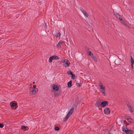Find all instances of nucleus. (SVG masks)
I'll list each match as a JSON object with an SVG mask.
<instances>
[{
	"mask_svg": "<svg viewBox=\"0 0 134 134\" xmlns=\"http://www.w3.org/2000/svg\"><path fill=\"white\" fill-rule=\"evenodd\" d=\"M122 131L126 134H132L133 133L131 130H129L127 127H125L124 126L122 127Z\"/></svg>",
	"mask_w": 134,
	"mask_h": 134,
	"instance_id": "obj_1",
	"label": "nucleus"
},
{
	"mask_svg": "<svg viewBox=\"0 0 134 134\" xmlns=\"http://www.w3.org/2000/svg\"><path fill=\"white\" fill-rule=\"evenodd\" d=\"M109 103L108 101H104L101 102V107H104L107 105Z\"/></svg>",
	"mask_w": 134,
	"mask_h": 134,
	"instance_id": "obj_2",
	"label": "nucleus"
},
{
	"mask_svg": "<svg viewBox=\"0 0 134 134\" xmlns=\"http://www.w3.org/2000/svg\"><path fill=\"white\" fill-rule=\"evenodd\" d=\"M77 107V105L74 104H73V107H72L70 110V111L68 112V114L70 115L74 111V108H76Z\"/></svg>",
	"mask_w": 134,
	"mask_h": 134,
	"instance_id": "obj_3",
	"label": "nucleus"
},
{
	"mask_svg": "<svg viewBox=\"0 0 134 134\" xmlns=\"http://www.w3.org/2000/svg\"><path fill=\"white\" fill-rule=\"evenodd\" d=\"M100 84H101L100 85V89L101 90V91L103 94L105 96V87L103 86L101 83H100Z\"/></svg>",
	"mask_w": 134,
	"mask_h": 134,
	"instance_id": "obj_4",
	"label": "nucleus"
},
{
	"mask_svg": "<svg viewBox=\"0 0 134 134\" xmlns=\"http://www.w3.org/2000/svg\"><path fill=\"white\" fill-rule=\"evenodd\" d=\"M70 64V63L68 60H66V61H65V60H64L63 65H65V67L66 68L68 67Z\"/></svg>",
	"mask_w": 134,
	"mask_h": 134,
	"instance_id": "obj_5",
	"label": "nucleus"
},
{
	"mask_svg": "<svg viewBox=\"0 0 134 134\" xmlns=\"http://www.w3.org/2000/svg\"><path fill=\"white\" fill-rule=\"evenodd\" d=\"M104 112L105 114H108L110 113V111L108 108H106L104 110Z\"/></svg>",
	"mask_w": 134,
	"mask_h": 134,
	"instance_id": "obj_6",
	"label": "nucleus"
},
{
	"mask_svg": "<svg viewBox=\"0 0 134 134\" xmlns=\"http://www.w3.org/2000/svg\"><path fill=\"white\" fill-rule=\"evenodd\" d=\"M52 87L54 90L56 91H57L59 89L58 87L56 85L54 84L52 85Z\"/></svg>",
	"mask_w": 134,
	"mask_h": 134,
	"instance_id": "obj_7",
	"label": "nucleus"
},
{
	"mask_svg": "<svg viewBox=\"0 0 134 134\" xmlns=\"http://www.w3.org/2000/svg\"><path fill=\"white\" fill-rule=\"evenodd\" d=\"M101 102L99 100H97L95 104V105L97 106L99 108L101 106Z\"/></svg>",
	"mask_w": 134,
	"mask_h": 134,
	"instance_id": "obj_8",
	"label": "nucleus"
},
{
	"mask_svg": "<svg viewBox=\"0 0 134 134\" xmlns=\"http://www.w3.org/2000/svg\"><path fill=\"white\" fill-rule=\"evenodd\" d=\"M10 105L12 107H16L17 105V103H14L13 102H11L10 103Z\"/></svg>",
	"mask_w": 134,
	"mask_h": 134,
	"instance_id": "obj_9",
	"label": "nucleus"
},
{
	"mask_svg": "<svg viewBox=\"0 0 134 134\" xmlns=\"http://www.w3.org/2000/svg\"><path fill=\"white\" fill-rule=\"evenodd\" d=\"M115 58L114 57H112L111 59V60H114V61L115 62H116V64L117 65H119V62L118 60H116L115 59Z\"/></svg>",
	"mask_w": 134,
	"mask_h": 134,
	"instance_id": "obj_10",
	"label": "nucleus"
},
{
	"mask_svg": "<svg viewBox=\"0 0 134 134\" xmlns=\"http://www.w3.org/2000/svg\"><path fill=\"white\" fill-rule=\"evenodd\" d=\"M72 81H70L67 83L68 87V88L71 87L72 86Z\"/></svg>",
	"mask_w": 134,
	"mask_h": 134,
	"instance_id": "obj_11",
	"label": "nucleus"
},
{
	"mask_svg": "<svg viewBox=\"0 0 134 134\" xmlns=\"http://www.w3.org/2000/svg\"><path fill=\"white\" fill-rule=\"evenodd\" d=\"M81 11L86 17H88V14L86 11L82 10H81Z\"/></svg>",
	"mask_w": 134,
	"mask_h": 134,
	"instance_id": "obj_12",
	"label": "nucleus"
},
{
	"mask_svg": "<svg viewBox=\"0 0 134 134\" xmlns=\"http://www.w3.org/2000/svg\"><path fill=\"white\" fill-rule=\"evenodd\" d=\"M64 43V41H62L61 40H60L57 46L58 47H60L62 44Z\"/></svg>",
	"mask_w": 134,
	"mask_h": 134,
	"instance_id": "obj_13",
	"label": "nucleus"
},
{
	"mask_svg": "<svg viewBox=\"0 0 134 134\" xmlns=\"http://www.w3.org/2000/svg\"><path fill=\"white\" fill-rule=\"evenodd\" d=\"M70 115L69 114H67V115H66L64 119V122H65L67 121V120H68L69 117L70 116Z\"/></svg>",
	"mask_w": 134,
	"mask_h": 134,
	"instance_id": "obj_14",
	"label": "nucleus"
},
{
	"mask_svg": "<svg viewBox=\"0 0 134 134\" xmlns=\"http://www.w3.org/2000/svg\"><path fill=\"white\" fill-rule=\"evenodd\" d=\"M91 57L96 62H97V58L94 56L93 54H92V55Z\"/></svg>",
	"mask_w": 134,
	"mask_h": 134,
	"instance_id": "obj_15",
	"label": "nucleus"
},
{
	"mask_svg": "<svg viewBox=\"0 0 134 134\" xmlns=\"http://www.w3.org/2000/svg\"><path fill=\"white\" fill-rule=\"evenodd\" d=\"M126 103L127 106L128 107V108H131V104L129 103V102L128 101H126L125 102Z\"/></svg>",
	"mask_w": 134,
	"mask_h": 134,
	"instance_id": "obj_16",
	"label": "nucleus"
},
{
	"mask_svg": "<svg viewBox=\"0 0 134 134\" xmlns=\"http://www.w3.org/2000/svg\"><path fill=\"white\" fill-rule=\"evenodd\" d=\"M61 35L60 33L59 32H57L55 34V36L57 37H60Z\"/></svg>",
	"mask_w": 134,
	"mask_h": 134,
	"instance_id": "obj_17",
	"label": "nucleus"
},
{
	"mask_svg": "<svg viewBox=\"0 0 134 134\" xmlns=\"http://www.w3.org/2000/svg\"><path fill=\"white\" fill-rule=\"evenodd\" d=\"M53 58V60H56L59 59V57L56 55H53L52 56Z\"/></svg>",
	"mask_w": 134,
	"mask_h": 134,
	"instance_id": "obj_18",
	"label": "nucleus"
},
{
	"mask_svg": "<svg viewBox=\"0 0 134 134\" xmlns=\"http://www.w3.org/2000/svg\"><path fill=\"white\" fill-rule=\"evenodd\" d=\"M60 93L59 92H55L54 94L55 97H57L59 96L60 94Z\"/></svg>",
	"mask_w": 134,
	"mask_h": 134,
	"instance_id": "obj_19",
	"label": "nucleus"
},
{
	"mask_svg": "<svg viewBox=\"0 0 134 134\" xmlns=\"http://www.w3.org/2000/svg\"><path fill=\"white\" fill-rule=\"evenodd\" d=\"M21 127V129L23 130H26V129L27 128H28V127H27V126H22Z\"/></svg>",
	"mask_w": 134,
	"mask_h": 134,
	"instance_id": "obj_20",
	"label": "nucleus"
},
{
	"mask_svg": "<svg viewBox=\"0 0 134 134\" xmlns=\"http://www.w3.org/2000/svg\"><path fill=\"white\" fill-rule=\"evenodd\" d=\"M130 57H131L130 60H131V64H133L134 63V60L133 59V58H132V57L131 56H130Z\"/></svg>",
	"mask_w": 134,
	"mask_h": 134,
	"instance_id": "obj_21",
	"label": "nucleus"
},
{
	"mask_svg": "<svg viewBox=\"0 0 134 134\" xmlns=\"http://www.w3.org/2000/svg\"><path fill=\"white\" fill-rule=\"evenodd\" d=\"M30 88H31V89L30 90V92L31 93H30L31 94V93L34 94V89H33L32 87H30Z\"/></svg>",
	"mask_w": 134,
	"mask_h": 134,
	"instance_id": "obj_22",
	"label": "nucleus"
},
{
	"mask_svg": "<svg viewBox=\"0 0 134 134\" xmlns=\"http://www.w3.org/2000/svg\"><path fill=\"white\" fill-rule=\"evenodd\" d=\"M126 119L130 123H131V120H132V119L130 118H127Z\"/></svg>",
	"mask_w": 134,
	"mask_h": 134,
	"instance_id": "obj_23",
	"label": "nucleus"
},
{
	"mask_svg": "<svg viewBox=\"0 0 134 134\" xmlns=\"http://www.w3.org/2000/svg\"><path fill=\"white\" fill-rule=\"evenodd\" d=\"M116 17L119 19V20H120V19H121L122 18V17L119 14H118V15H116Z\"/></svg>",
	"mask_w": 134,
	"mask_h": 134,
	"instance_id": "obj_24",
	"label": "nucleus"
},
{
	"mask_svg": "<svg viewBox=\"0 0 134 134\" xmlns=\"http://www.w3.org/2000/svg\"><path fill=\"white\" fill-rule=\"evenodd\" d=\"M71 75V78L73 80L75 79V75L73 73Z\"/></svg>",
	"mask_w": 134,
	"mask_h": 134,
	"instance_id": "obj_25",
	"label": "nucleus"
},
{
	"mask_svg": "<svg viewBox=\"0 0 134 134\" xmlns=\"http://www.w3.org/2000/svg\"><path fill=\"white\" fill-rule=\"evenodd\" d=\"M53 60V58L52 56L50 57L49 59V63H51L52 62V60Z\"/></svg>",
	"mask_w": 134,
	"mask_h": 134,
	"instance_id": "obj_26",
	"label": "nucleus"
},
{
	"mask_svg": "<svg viewBox=\"0 0 134 134\" xmlns=\"http://www.w3.org/2000/svg\"><path fill=\"white\" fill-rule=\"evenodd\" d=\"M67 74H68V75H72V74L73 73L71 71V70H69L67 72Z\"/></svg>",
	"mask_w": 134,
	"mask_h": 134,
	"instance_id": "obj_27",
	"label": "nucleus"
},
{
	"mask_svg": "<svg viewBox=\"0 0 134 134\" xmlns=\"http://www.w3.org/2000/svg\"><path fill=\"white\" fill-rule=\"evenodd\" d=\"M58 22H55V23H56L57 25H61L62 24L61 21L58 20Z\"/></svg>",
	"mask_w": 134,
	"mask_h": 134,
	"instance_id": "obj_28",
	"label": "nucleus"
},
{
	"mask_svg": "<svg viewBox=\"0 0 134 134\" xmlns=\"http://www.w3.org/2000/svg\"><path fill=\"white\" fill-rule=\"evenodd\" d=\"M120 20L121 21V22L123 24L124 23H125V21L124 20H123L122 18L121 19H120Z\"/></svg>",
	"mask_w": 134,
	"mask_h": 134,
	"instance_id": "obj_29",
	"label": "nucleus"
},
{
	"mask_svg": "<svg viewBox=\"0 0 134 134\" xmlns=\"http://www.w3.org/2000/svg\"><path fill=\"white\" fill-rule=\"evenodd\" d=\"M38 91V90L37 89H34V94H36Z\"/></svg>",
	"mask_w": 134,
	"mask_h": 134,
	"instance_id": "obj_30",
	"label": "nucleus"
},
{
	"mask_svg": "<svg viewBox=\"0 0 134 134\" xmlns=\"http://www.w3.org/2000/svg\"><path fill=\"white\" fill-rule=\"evenodd\" d=\"M87 53L88 54V55L89 56H91V55H92V54H93L91 52V51H88V52H87Z\"/></svg>",
	"mask_w": 134,
	"mask_h": 134,
	"instance_id": "obj_31",
	"label": "nucleus"
},
{
	"mask_svg": "<svg viewBox=\"0 0 134 134\" xmlns=\"http://www.w3.org/2000/svg\"><path fill=\"white\" fill-rule=\"evenodd\" d=\"M54 129L55 131H58L60 129L58 127H57L54 128Z\"/></svg>",
	"mask_w": 134,
	"mask_h": 134,
	"instance_id": "obj_32",
	"label": "nucleus"
},
{
	"mask_svg": "<svg viewBox=\"0 0 134 134\" xmlns=\"http://www.w3.org/2000/svg\"><path fill=\"white\" fill-rule=\"evenodd\" d=\"M76 85L77 87H80L81 83H76Z\"/></svg>",
	"mask_w": 134,
	"mask_h": 134,
	"instance_id": "obj_33",
	"label": "nucleus"
},
{
	"mask_svg": "<svg viewBox=\"0 0 134 134\" xmlns=\"http://www.w3.org/2000/svg\"><path fill=\"white\" fill-rule=\"evenodd\" d=\"M123 24H124L125 26H127L128 28H129V26L128 25V24H127L126 22H125V23H124Z\"/></svg>",
	"mask_w": 134,
	"mask_h": 134,
	"instance_id": "obj_34",
	"label": "nucleus"
},
{
	"mask_svg": "<svg viewBox=\"0 0 134 134\" xmlns=\"http://www.w3.org/2000/svg\"><path fill=\"white\" fill-rule=\"evenodd\" d=\"M4 125L3 124L0 123V127L1 128H2Z\"/></svg>",
	"mask_w": 134,
	"mask_h": 134,
	"instance_id": "obj_35",
	"label": "nucleus"
},
{
	"mask_svg": "<svg viewBox=\"0 0 134 134\" xmlns=\"http://www.w3.org/2000/svg\"><path fill=\"white\" fill-rule=\"evenodd\" d=\"M113 13L114 15H115V16L116 15H118V14H119L118 13H117L116 12H115L114 11L113 12Z\"/></svg>",
	"mask_w": 134,
	"mask_h": 134,
	"instance_id": "obj_36",
	"label": "nucleus"
},
{
	"mask_svg": "<svg viewBox=\"0 0 134 134\" xmlns=\"http://www.w3.org/2000/svg\"><path fill=\"white\" fill-rule=\"evenodd\" d=\"M129 109H130V111L131 113H132L133 111V110L132 108H131Z\"/></svg>",
	"mask_w": 134,
	"mask_h": 134,
	"instance_id": "obj_37",
	"label": "nucleus"
},
{
	"mask_svg": "<svg viewBox=\"0 0 134 134\" xmlns=\"http://www.w3.org/2000/svg\"><path fill=\"white\" fill-rule=\"evenodd\" d=\"M86 50L87 52H88V50H89V48L86 47Z\"/></svg>",
	"mask_w": 134,
	"mask_h": 134,
	"instance_id": "obj_38",
	"label": "nucleus"
},
{
	"mask_svg": "<svg viewBox=\"0 0 134 134\" xmlns=\"http://www.w3.org/2000/svg\"><path fill=\"white\" fill-rule=\"evenodd\" d=\"M36 85H34L33 86V89H36L37 88H36Z\"/></svg>",
	"mask_w": 134,
	"mask_h": 134,
	"instance_id": "obj_39",
	"label": "nucleus"
},
{
	"mask_svg": "<svg viewBox=\"0 0 134 134\" xmlns=\"http://www.w3.org/2000/svg\"><path fill=\"white\" fill-rule=\"evenodd\" d=\"M133 64H131V67L132 69H133Z\"/></svg>",
	"mask_w": 134,
	"mask_h": 134,
	"instance_id": "obj_40",
	"label": "nucleus"
},
{
	"mask_svg": "<svg viewBox=\"0 0 134 134\" xmlns=\"http://www.w3.org/2000/svg\"><path fill=\"white\" fill-rule=\"evenodd\" d=\"M45 23V26L46 27L47 26V25L46 24V23Z\"/></svg>",
	"mask_w": 134,
	"mask_h": 134,
	"instance_id": "obj_41",
	"label": "nucleus"
},
{
	"mask_svg": "<svg viewBox=\"0 0 134 134\" xmlns=\"http://www.w3.org/2000/svg\"><path fill=\"white\" fill-rule=\"evenodd\" d=\"M99 110H102V108H99Z\"/></svg>",
	"mask_w": 134,
	"mask_h": 134,
	"instance_id": "obj_42",
	"label": "nucleus"
},
{
	"mask_svg": "<svg viewBox=\"0 0 134 134\" xmlns=\"http://www.w3.org/2000/svg\"><path fill=\"white\" fill-rule=\"evenodd\" d=\"M35 83V82H33V84H34Z\"/></svg>",
	"mask_w": 134,
	"mask_h": 134,
	"instance_id": "obj_43",
	"label": "nucleus"
},
{
	"mask_svg": "<svg viewBox=\"0 0 134 134\" xmlns=\"http://www.w3.org/2000/svg\"><path fill=\"white\" fill-rule=\"evenodd\" d=\"M124 123H125V122H126V121L125 120H124Z\"/></svg>",
	"mask_w": 134,
	"mask_h": 134,
	"instance_id": "obj_44",
	"label": "nucleus"
},
{
	"mask_svg": "<svg viewBox=\"0 0 134 134\" xmlns=\"http://www.w3.org/2000/svg\"><path fill=\"white\" fill-rule=\"evenodd\" d=\"M108 134H111L110 132H109L108 133Z\"/></svg>",
	"mask_w": 134,
	"mask_h": 134,
	"instance_id": "obj_45",
	"label": "nucleus"
},
{
	"mask_svg": "<svg viewBox=\"0 0 134 134\" xmlns=\"http://www.w3.org/2000/svg\"><path fill=\"white\" fill-rule=\"evenodd\" d=\"M53 23H54L55 22H54V21H53Z\"/></svg>",
	"mask_w": 134,
	"mask_h": 134,
	"instance_id": "obj_46",
	"label": "nucleus"
}]
</instances>
